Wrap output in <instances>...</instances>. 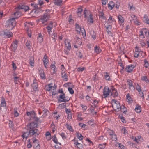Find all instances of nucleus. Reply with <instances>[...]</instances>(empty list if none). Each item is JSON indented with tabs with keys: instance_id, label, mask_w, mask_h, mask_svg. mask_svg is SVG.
Masks as SVG:
<instances>
[{
	"instance_id": "8fccbe9b",
	"label": "nucleus",
	"mask_w": 149,
	"mask_h": 149,
	"mask_svg": "<svg viewBox=\"0 0 149 149\" xmlns=\"http://www.w3.org/2000/svg\"><path fill=\"white\" fill-rule=\"evenodd\" d=\"M112 17L111 16H110L109 17L108 20V22L109 23H111L112 22L114 21V18H112Z\"/></svg>"
},
{
	"instance_id": "5fc2aeb1",
	"label": "nucleus",
	"mask_w": 149,
	"mask_h": 149,
	"mask_svg": "<svg viewBox=\"0 0 149 149\" xmlns=\"http://www.w3.org/2000/svg\"><path fill=\"white\" fill-rule=\"evenodd\" d=\"M144 61L145 62L144 64V66L146 68H147L149 65V64L148 63V61L146 59H145L144 60Z\"/></svg>"
},
{
	"instance_id": "5701e85b",
	"label": "nucleus",
	"mask_w": 149,
	"mask_h": 149,
	"mask_svg": "<svg viewBox=\"0 0 149 149\" xmlns=\"http://www.w3.org/2000/svg\"><path fill=\"white\" fill-rule=\"evenodd\" d=\"M75 25V28L76 31L78 32V33H80V31H82L81 30V27L78 24H77L76 23V24Z\"/></svg>"
},
{
	"instance_id": "ea45409f",
	"label": "nucleus",
	"mask_w": 149,
	"mask_h": 149,
	"mask_svg": "<svg viewBox=\"0 0 149 149\" xmlns=\"http://www.w3.org/2000/svg\"><path fill=\"white\" fill-rule=\"evenodd\" d=\"M116 109H115V111L116 112H118L121 109V108L120 106V104H118V105H116Z\"/></svg>"
},
{
	"instance_id": "e433bc0d",
	"label": "nucleus",
	"mask_w": 149,
	"mask_h": 149,
	"mask_svg": "<svg viewBox=\"0 0 149 149\" xmlns=\"http://www.w3.org/2000/svg\"><path fill=\"white\" fill-rule=\"evenodd\" d=\"M92 15L91 14H90L89 16V18L88 19V20L90 23H93V18L92 17Z\"/></svg>"
},
{
	"instance_id": "774afa93",
	"label": "nucleus",
	"mask_w": 149,
	"mask_h": 149,
	"mask_svg": "<svg viewBox=\"0 0 149 149\" xmlns=\"http://www.w3.org/2000/svg\"><path fill=\"white\" fill-rule=\"evenodd\" d=\"M77 120H81L83 119V118L81 117V115L78 114L77 115Z\"/></svg>"
},
{
	"instance_id": "603ef678",
	"label": "nucleus",
	"mask_w": 149,
	"mask_h": 149,
	"mask_svg": "<svg viewBox=\"0 0 149 149\" xmlns=\"http://www.w3.org/2000/svg\"><path fill=\"white\" fill-rule=\"evenodd\" d=\"M42 112L44 114L47 115L49 113V111L46 109H45L42 110Z\"/></svg>"
},
{
	"instance_id": "37998d69",
	"label": "nucleus",
	"mask_w": 149,
	"mask_h": 149,
	"mask_svg": "<svg viewBox=\"0 0 149 149\" xmlns=\"http://www.w3.org/2000/svg\"><path fill=\"white\" fill-rule=\"evenodd\" d=\"M17 108H15L14 109V116L15 117H17L19 116V113L17 111Z\"/></svg>"
},
{
	"instance_id": "4d7b16f0",
	"label": "nucleus",
	"mask_w": 149,
	"mask_h": 149,
	"mask_svg": "<svg viewBox=\"0 0 149 149\" xmlns=\"http://www.w3.org/2000/svg\"><path fill=\"white\" fill-rule=\"evenodd\" d=\"M59 134L61 136L63 139H64L66 138V137L65 136L64 133L62 132Z\"/></svg>"
},
{
	"instance_id": "49530a36",
	"label": "nucleus",
	"mask_w": 149,
	"mask_h": 149,
	"mask_svg": "<svg viewBox=\"0 0 149 149\" xmlns=\"http://www.w3.org/2000/svg\"><path fill=\"white\" fill-rule=\"evenodd\" d=\"M118 19L119 21H120L122 23L124 22V20L123 19V17L121 15H118Z\"/></svg>"
},
{
	"instance_id": "ddd939ff",
	"label": "nucleus",
	"mask_w": 149,
	"mask_h": 149,
	"mask_svg": "<svg viewBox=\"0 0 149 149\" xmlns=\"http://www.w3.org/2000/svg\"><path fill=\"white\" fill-rule=\"evenodd\" d=\"M15 10L16 11L14 13L13 15L15 17V19H17L21 15V13L19 10Z\"/></svg>"
},
{
	"instance_id": "0eeeda50",
	"label": "nucleus",
	"mask_w": 149,
	"mask_h": 149,
	"mask_svg": "<svg viewBox=\"0 0 149 149\" xmlns=\"http://www.w3.org/2000/svg\"><path fill=\"white\" fill-rule=\"evenodd\" d=\"M111 92V90L107 86L104 87L103 91V95L104 98L107 97Z\"/></svg>"
},
{
	"instance_id": "473e14b6",
	"label": "nucleus",
	"mask_w": 149,
	"mask_h": 149,
	"mask_svg": "<svg viewBox=\"0 0 149 149\" xmlns=\"http://www.w3.org/2000/svg\"><path fill=\"white\" fill-rule=\"evenodd\" d=\"M66 127L67 129L70 131L73 132V129L72 128L71 126L68 124H66Z\"/></svg>"
},
{
	"instance_id": "4468645a",
	"label": "nucleus",
	"mask_w": 149,
	"mask_h": 149,
	"mask_svg": "<svg viewBox=\"0 0 149 149\" xmlns=\"http://www.w3.org/2000/svg\"><path fill=\"white\" fill-rule=\"evenodd\" d=\"M43 61L45 67L46 68V65L47 63L48 62V60L47 59V56L45 55L43 59Z\"/></svg>"
},
{
	"instance_id": "393cba45",
	"label": "nucleus",
	"mask_w": 149,
	"mask_h": 149,
	"mask_svg": "<svg viewBox=\"0 0 149 149\" xmlns=\"http://www.w3.org/2000/svg\"><path fill=\"white\" fill-rule=\"evenodd\" d=\"M52 140L56 144H59L60 145H61V143L58 142L57 138L56 137L55 135H54L52 137Z\"/></svg>"
},
{
	"instance_id": "aec40b11",
	"label": "nucleus",
	"mask_w": 149,
	"mask_h": 149,
	"mask_svg": "<svg viewBox=\"0 0 149 149\" xmlns=\"http://www.w3.org/2000/svg\"><path fill=\"white\" fill-rule=\"evenodd\" d=\"M32 87L34 91H38V84H32Z\"/></svg>"
},
{
	"instance_id": "f704fd0d",
	"label": "nucleus",
	"mask_w": 149,
	"mask_h": 149,
	"mask_svg": "<svg viewBox=\"0 0 149 149\" xmlns=\"http://www.w3.org/2000/svg\"><path fill=\"white\" fill-rule=\"evenodd\" d=\"M29 60V64L33 66H34L33 58V57H31L30 58Z\"/></svg>"
},
{
	"instance_id": "a18cd8bd",
	"label": "nucleus",
	"mask_w": 149,
	"mask_h": 149,
	"mask_svg": "<svg viewBox=\"0 0 149 149\" xmlns=\"http://www.w3.org/2000/svg\"><path fill=\"white\" fill-rule=\"evenodd\" d=\"M144 18L145 19L144 20L145 22L147 24H149V19L148 18V17L145 15L144 16Z\"/></svg>"
},
{
	"instance_id": "2f4dec72",
	"label": "nucleus",
	"mask_w": 149,
	"mask_h": 149,
	"mask_svg": "<svg viewBox=\"0 0 149 149\" xmlns=\"http://www.w3.org/2000/svg\"><path fill=\"white\" fill-rule=\"evenodd\" d=\"M62 0H55V4L58 6H60L62 3Z\"/></svg>"
},
{
	"instance_id": "f3484780",
	"label": "nucleus",
	"mask_w": 149,
	"mask_h": 149,
	"mask_svg": "<svg viewBox=\"0 0 149 149\" xmlns=\"http://www.w3.org/2000/svg\"><path fill=\"white\" fill-rule=\"evenodd\" d=\"M1 107H3L6 106V102L4 98L2 97H1Z\"/></svg>"
},
{
	"instance_id": "c756f323",
	"label": "nucleus",
	"mask_w": 149,
	"mask_h": 149,
	"mask_svg": "<svg viewBox=\"0 0 149 149\" xmlns=\"http://www.w3.org/2000/svg\"><path fill=\"white\" fill-rule=\"evenodd\" d=\"M74 144L76 145L77 147L79 149H83L82 145L78 142H76L74 143Z\"/></svg>"
},
{
	"instance_id": "3c124183",
	"label": "nucleus",
	"mask_w": 149,
	"mask_h": 149,
	"mask_svg": "<svg viewBox=\"0 0 149 149\" xmlns=\"http://www.w3.org/2000/svg\"><path fill=\"white\" fill-rule=\"evenodd\" d=\"M111 139L113 141H116L117 139V137L116 134H115L111 136Z\"/></svg>"
},
{
	"instance_id": "bb28decb",
	"label": "nucleus",
	"mask_w": 149,
	"mask_h": 149,
	"mask_svg": "<svg viewBox=\"0 0 149 149\" xmlns=\"http://www.w3.org/2000/svg\"><path fill=\"white\" fill-rule=\"evenodd\" d=\"M82 9L81 8H78L77 10V12L79 17L81 16V13L82 12Z\"/></svg>"
},
{
	"instance_id": "9d476101",
	"label": "nucleus",
	"mask_w": 149,
	"mask_h": 149,
	"mask_svg": "<svg viewBox=\"0 0 149 149\" xmlns=\"http://www.w3.org/2000/svg\"><path fill=\"white\" fill-rule=\"evenodd\" d=\"M18 41L15 40L13 41L11 45V49H12L13 51H15L17 49V44Z\"/></svg>"
},
{
	"instance_id": "39448f33",
	"label": "nucleus",
	"mask_w": 149,
	"mask_h": 149,
	"mask_svg": "<svg viewBox=\"0 0 149 149\" xmlns=\"http://www.w3.org/2000/svg\"><path fill=\"white\" fill-rule=\"evenodd\" d=\"M59 99H58V103H61L62 102H67L69 101V99H66V97L65 96V94L64 93L63 94H61L59 95Z\"/></svg>"
},
{
	"instance_id": "6e6d98bb",
	"label": "nucleus",
	"mask_w": 149,
	"mask_h": 149,
	"mask_svg": "<svg viewBox=\"0 0 149 149\" xmlns=\"http://www.w3.org/2000/svg\"><path fill=\"white\" fill-rule=\"evenodd\" d=\"M98 147L101 149L104 148L105 147V144H99L98 145Z\"/></svg>"
},
{
	"instance_id": "9b49d317",
	"label": "nucleus",
	"mask_w": 149,
	"mask_h": 149,
	"mask_svg": "<svg viewBox=\"0 0 149 149\" xmlns=\"http://www.w3.org/2000/svg\"><path fill=\"white\" fill-rule=\"evenodd\" d=\"M110 93H111V95L114 97H117L118 95V93L116 90L113 87L111 90Z\"/></svg>"
},
{
	"instance_id": "864d4df0",
	"label": "nucleus",
	"mask_w": 149,
	"mask_h": 149,
	"mask_svg": "<svg viewBox=\"0 0 149 149\" xmlns=\"http://www.w3.org/2000/svg\"><path fill=\"white\" fill-rule=\"evenodd\" d=\"M68 91L70 94H72L74 93V91L72 88L69 87L68 88Z\"/></svg>"
},
{
	"instance_id": "c85d7f7f",
	"label": "nucleus",
	"mask_w": 149,
	"mask_h": 149,
	"mask_svg": "<svg viewBox=\"0 0 149 149\" xmlns=\"http://www.w3.org/2000/svg\"><path fill=\"white\" fill-rule=\"evenodd\" d=\"M76 136L77 138L79 140H81L83 139V136L82 134L79 133H77Z\"/></svg>"
},
{
	"instance_id": "2eb2a0df",
	"label": "nucleus",
	"mask_w": 149,
	"mask_h": 149,
	"mask_svg": "<svg viewBox=\"0 0 149 149\" xmlns=\"http://www.w3.org/2000/svg\"><path fill=\"white\" fill-rule=\"evenodd\" d=\"M115 6V3L113 1H110L108 4V7L109 9L111 10Z\"/></svg>"
},
{
	"instance_id": "72a5a7b5",
	"label": "nucleus",
	"mask_w": 149,
	"mask_h": 149,
	"mask_svg": "<svg viewBox=\"0 0 149 149\" xmlns=\"http://www.w3.org/2000/svg\"><path fill=\"white\" fill-rule=\"evenodd\" d=\"M51 68L53 71V73H55L56 72L57 70L56 69V66L52 64L51 65Z\"/></svg>"
},
{
	"instance_id": "f8f14e48",
	"label": "nucleus",
	"mask_w": 149,
	"mask_h": 149,
	"mask_svg": "<svg viewBox=\"0 0 149 149\" xmlns=\"http://www.w3.org/2000/svg\"><path fill=\"white\" fill-rule=\"evenodd\" d=\"M4 35V37L6 38H9L13 36V33L12 32L8 31H4L3 34Z\"/></svg>"
},
{
	"instance_id": "20e7f679",
	"label": "nucleus",
	"mask_w": 149,
	"mask_h": 149,
	"mask_svg": "<svg viewBox=\"0 0 149 149\" xmlns=\"http://www.w3.org/2000/svg\"><path fill=\"white\" fill-rule=\"evenodd\" d=\"M27 116H29L31 118H33L35 121H38L40 120V118H38L36 116V114L35 112L33 111H27L26 112Z\"/></svg>"
},
{
	"instance_id": "423d86ee",
	"label": "nucleus",
	"mask_w": 149,
	"mask_h": 149,
	"mask_svg": "<svg viewBox=\"0 0 149 149\" xmlns=\"http://www.w3.org/2000/svg\"><path fill=\"white\" fill-rule=\"evenodd\" d=\"M29 8L28 6L20 3L15 8V9L16 10L23 9L25 11H27L29 10Z\"/></svg>"
},
{
	"instance_id": "052dcab7",
	"label": "nucleus",
	"mask_w": 149,
	"mask_h": 149,
	"mask_svg": "<svg viewBox=\"0 0 149 149\" xmlns=\"http://www.w3.org/2000/svg\"><path fill=\"white\" fill-rule=\"evenodd\" d=\"M90 109L91 111V113L93 114H96L97 113L96 112L94 111V108H92L91 107H90Z\"/></svg>"
},
{
	"instance_id": "4c0bfd02",
	"label": "nucleus",
	"mask_w": 149,
	"mask_h": 149,
	"mask_svg": "<svg viewBox=\"0 0 149 149\" xmlns=\"http://www.w3.org/2000/svg\"><path fill=\"white\" fill-rule=\"evenodd\" d=\"M121 131L122 133L125 134H127V131L125 129V127H123L121 129Z\"/></svg>"
},
{
	"instance_id": "c03bdc74",
	"label": "nucleus",
	"mask_w": 149,
	"mask_h": 149,
	"mask_svg": "<svg viewBox=\"0 0 149 149\" xmlns=\"http://www.w3.org/2000/svg\"><path fill=\"white\" fill-rule=\"evenodd\" d=\"M36 142H38V140L35 138H34L33 140V148L35 147L37 145Z\"/></svg>"
},
{
	"instance_id": "412c9836",
	"label": "nucleus",
	"mask_w": 149,
	"mask_h": 149,
	"mask_svg": "<svg viewBox=\"0 0 149 149\" xmlns=\"http://www.w3.org/2000/svg\"><path fill=\"white\" fill-rule=\"evenodd\" d=\"M133 20L134 21L135 24L137 25H140V22L139 21V20L137 19V17L135 15H133Z\"/></svg>"
},
{
	"instance_id": "e2e57ef3",
	"label": "nucleus",
	"mask_w": 149,
	"mask_h": 149,
	"mask_svg": "<svg viewBox=\"0 0 149 149\" xmlns=\"http://www.w3.org/2000/svg\"><path fill=\"white\" fill-rule=\"evenodd\" d=\"M12 66L13 68V70H15L16 68L17 67L16 64L14 63L13 61L12 62Z\"/></svg>"
},
{
	"instance_id": "a211bd4d",
	"label": "nucleus",
	"mask_w": 149,
	"mask_h": 149,
	"mask_svg": "<svg viewBox=\"0 0 149 149\" xmlns=\"http://www.w3.org/2000/svg\"><path fill=\"white\" fill-rule=\"evenodd\" d=\"M49 36L52 37V38L53 40H54V42H55L57 38L56 33H52V34H51L50 36Z\"/></svg>"
},
{
	"instance_id": "c9c22d12",
	"label": "nucleus",
	"mask_w": 149,
	"mask_h": 149,
	"mask_svg": "<svg viewBox=\"0 0 149 149\" xmlns=\"http://www.w3.org/2000/svg\"><path fill=\"white\" fill-rule=\"evenodd\" d=\"M105 75H104V78L107 80H110V77L109 75L108 74L107 72H106L105 73Z\"/></svg>"
},
{
	"instance_id": "58836bf2",
	"label": "nucleus",
	"mask_w": 149,
	"mask_h": 149,
	"mask_svg": "<svg viewBox=\"0 0 149 149\" xmlns=\"http://www.w3.org/2000/svg\"><path fill=\"white\" fill-rule=\"evenodd\" d=\"M141 80L145 81L146 83H149V80H148L146 76H143L141 77Z\"/></svg>"
},
{
	"instance_id": "1a4fd4ad",
	"label": "nucleus",
	"mask_w": 149,
	"mask_h": 149,
	"mask_svg": "<svg viewBox=\"0 0 149 149\" xmlns=\"http://www.w3.org/2000/svg\"><path fill=\"white\" fill-rule=\"evenodd\" d=\"M134 68V65L130 64L127 66L125 68V69L127 72L129 73L132 71V70Z\"/></svg>"
},
{
	"instance_id": "7c9ffc66",
	"label": "nucleus",
	"mask_w": 149,
	"mask_h": 149,
	"mask_svg": "<svg viewBox=\"0 0 149 149\" xmlns=\"http://www.w3.org/2000/svg\"><path fill=\"white\" fill-rule=\"evenodd\" d=\"M46 28L49 36H50L51 34V32L52 31V27H51L50 26H47Z\"/></svg>"
},
{
	"instance_id": "09e8293b",
	"label": "nucleus",
	"mask_w": 149,
	"mask_h": 149,
	"mask_svg": "<svg viewBox=\"0 0 149 149\" xmlns=\"http://www.w3.org/2000/svg\"><path fill=\"white\" fill-rule=\"evenodd\" d=\"M108 133L110 135V136H112L114 134H115V132L114 131L111 130H110L109 129V130H108Z\"/></svg>"
},
{
	"instance_id": "f03ea898",
	"label": "nucleus",
	"mask_w": 149,
	"mask_h": 149,
	"mask_svg": "<svg viewBox=\"0 0 149 149\" xmlns=\"http://www.w3.org/2000/svg\"><path fill=\"white\" fill-rule=\"evenodd\" d=\"M15 18L10 19L7 20L5 26L8 30H12L16 24Z\"/></svg>"
},
{
	"instance_id": "6ab92c4d",
	"label": "nucleus",
	"mask_w": 149,
	"mask_h": 149,
	"mask_svg": "<svg viewBox=\"0 0 149 149\" xmlns=\"http://www.w3.org/2000/svg\"><path fill=\"white\" fill-rule=\"evenodd\" d=\"M38 42L39 43H41L43 41L42 36L41 33L38 34V36L37 38Z\"/></svg>"
},
{
	"instance_id": "69168bd1",
	"label": "nucleus",
	"mask_w": 149,
	"mask_h": 149,
	"mask_svg": "<svg viewBox=\"0 0 149 149\" xmlns=\"http://www.w3.org/2000/svg\"><path fill=\"white\" fill-rule=\"evenodd\" d=\"M136 89L138 91H141L142 90L140 86L138 84L136 86Z\"/></svg>"
},
{
	"instance_id": "cd10ccee",
	"label": "nucleus",
	"mask_w": 149,
	"mask_h": 149,
	"mask_svg": "<svg viewBox=\"0 0 149 149\" xmlns=\"http://www.w3.org/2000/svg\"><path fill=\"white\" fill-rule=\"evenodd\" d=\"M99 17L104 20H106V19L105 16H104V13L103 12L100 13L99 14Z\"/></svg>"
},
{
	"instance_id": "13d9d810",
	"label": "nucleus",
	"mask_w": 149,
	"mask_h": 149,
	"mask_svg": "<svg viewBox=\"0 0 149 149\" xmlns=\"http://www.w3.org/2000/svg\"><path fill=\"white\" fill-rule=\"evenodd\" d=\"M139 92V96L142 97L143 99H144V94L143 92L142 91H138Z\"/></svg>"
},
{
	"instance_id": "de8ad7c7",
	"label": "nucleus",
	"mask_w": 149,
	"mask_h": 149,
	"mask_svg": "<svg viewBox=\"0 0 149 149\" xmlns=\"http://www.w3.org/2000/svg\"><path fill=\"white\" fill-rule=\"evenodd\" d=\"M26 45L28 49H30V41H27L26 43Z\"/></svg>"
},
{
	"instance_id": "dca6fc26",
	"label": "nucleus",
	"mask_w": 149,
	"mask_h": 149,
	"mask_svg": "<svg viewBox=\"0 0 149 149\" xmlns=\"http://www.w3.org/2000/svg\"><path fill=\"white\" fill-rule=\"evenodd\" d=\"M62 77L63 80L66 81L68 80V76L66 73L64 72L61 73Z\"/></svg>"
},
{
	"instance_id": "6e6552de",
	"label": "nucleus",
	"mask_w": 149,
	"mask_h": 149,
	"mask_svg": "<svg viewBox=\"0 0 149 149\" xmlns=\"http://www.w3.org/2000/svg\"><path fill=\"white\" fill-rule=\"evenodd\" d=\"M31 122L29 124L27 125V127L31 129V130H34V128H37L38 126V123L37 122Z\"/></svg>"
},
{
	"instance_id": "0e129e2a",
	"label": "nucleus",
	"mask_w": 149,
	"mask_h": 149,
	"mask_svg": "<svg viewBox=\"0 0 149 149\" xmlns=\"http://www.w3.org/2000/svg\"><path fill=\"white\" fill-rule=\"evenodd\" d=\"M30 141V139L28 140V141L29 142V143L27 144V147L28 148H30L32 146V145L31 144Z\"/></svg>"
},
{
	"instance_id": "680f3d73",
	"label": "nucleus",
	"mask_w": 149,
	"mask_h": 149,
	"mask_svg": "<svg viewBox=\"0 0 149 149\" xmlns=\"http://www.w3.org/2000/svg\"><path fill=\"white\" fill-rule=\"evenodd\" d=\"M38 70L39 71V74H40H40H42L44 72V71L43 70L41 69L40 68H39L38 69Z\"/></svg>"
},
{
	"instance_id": "b1692460",
	"label": "nucleus",
	"mask_w": 149,
	"mask_h": 149,
	"mask_svg": "<svg viewBox=\"0 0 149 149\" xmlns=\"http://www.w3.org/2000/svg\"><path fill=\"white\" fill-rule=\"evenodd\" d=\"M135 111L137 113H140L141 112V107L139 105H136V107L135 108Z\"/></svg>"
},
{
	"instance_id": "a878e982",
	"label": "nucleus",
	"mask_w": 149,
	"mask_h": 149,
	"mask_svg": "<svg viewBox=\"0 0 149 149\" xmlns=\"http://www.w3.org/2000/svg\"><path fill=\"white\" fill-rule=\"evenodd\" d=\"M94 50L95 52L97 54L99 53L101 51V50L100 47L96 46L94 47Z\"/></svg>"
},
{
	"instance_id": "4be33fe9",
	"label": "nucleus",
	"mask_w": 149,
	"mask_h": 149,
	"mask_svg": "<svg viewBox=\"0 0 149 149\" xmlns=\"http://www.w3.org/2000/svg\"><path fill=\"white\" fill-rule=\"evenodd\" d=\"M65 44L67 49L69 50L71 49V45L70 43L68 41H65Z\"/></svg>"
},
{
	"instance_id": "f257e3e1",
	"label": "nucleus",
	"mask_w": 149,
	"mask_h": 149,
	"mask_svg": "<svg viewBox=\"0 0 149 149\" xmlns=\"http://www.w3.org/2000/svg\"><path fill=\"white\" fill-rule=\"evenodd\" d=\"M40 132L38 130L35 129L34 130H31L29 132H24L23 133L22 136L23 138V140H24L26 141L29 136H31L35 135V137L38 136Z\"/></svg>"
},
{
	"instance_id": "7ed1b4c3",
	"label": "nucleus",
	"mask_w": 149,
	"mask_h": 149,
	"mask_svg": "<svg viewBox=\"0 0 149 149\" xmlns=\"http://www.w3.org/2000/svg\"><path fill=\"white\" fill-rule=\"evenodd\" d=\"M49 10H47L44 13L43 15L41 16L39 19V21H41L42 24H44L47 22L50 18V15L49 13Z\"/></svg>"
},
{
	"instance_id": "338daca9",
	"label": "nucleus",
	"mask_w": 149,
	"mask_h": 149,
	"mask_svg": "<svg viewBox=\"0 0 149 149\" xmlns=\"http://www.w3.org/2000/svg\"><path fill=\"white\" fill-rule=\"evenodd\" d=\"M126 99H128L129 101H130V102L131 101H132L131 100V97L130 96V95L129 93L127 94L126 95Z\"/></svg>"
},
{
	"instance_id": "a19ab883",
	"label": "nucleus",
	"mask_w": 149,
	"mask_h": 149,
	"mask_svg": "<svg viewBox=\"0 0 149 149\" xmlns=\"http://www.w3.org/2000/svg\"><path fill=\"white\" fill-rule=\"evenodd\" d=\"M76 39L77 40L76 41V42H75V44H77L79 45L81 44L82 42L81 39L78 37H77L76 38Z\"/></svg>"
},
{
	"instance_id": "bf43d9fd",
	"label": "nucleus",
	"mask_w": 149,
	"mask_h": 149,
	"mask_svg": "<svg viewBox=\"0 0 149 149\" xmlns=\"http://www.w3.org/2000/svg\"><path fill=\"white\" fill-rule=\"evenodd\" d=\"M117 114V115L118 116V118H120L121 120H125V118L124 117L122 116V115L121 116L120 115V114L118 113Z\"/></svg>"
},
{
	"instance_id": "79ce46f5",
	"label": "nucleus",
	"mask_w": 149,
	"mask_h": 149,
	"mask_svg": "<svg viewBox=\"0 0 149 149\" xmlns=\"http://www.w3.org/2000/svg\"><path fill=\"white\" fill-rule=\"evenodd\" d=\"M51 127L52 129V131L53 132H54L56 130V128H55V125L53 122L52 123L51 125Z\"/></svg>"
}]
</instances>
